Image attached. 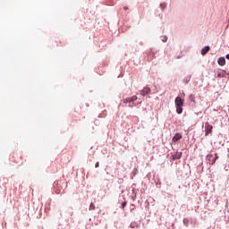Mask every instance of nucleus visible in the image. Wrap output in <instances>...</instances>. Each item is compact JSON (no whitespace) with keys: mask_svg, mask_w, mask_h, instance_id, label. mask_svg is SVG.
I'll use <instances>...</instances> for the list:
<instances>
[{"mask_svg":"<svg viewBox=\"0 0 229 229\" xmlns=\"http://www.w3.org/2000/svg\"><path fill=\"white\" fill-rule=\"evenodd\" d=\"M175 106L177 114H182L183 112V108H182V106H183V99H182V98L177 97L175 98Z\"/></svg>","mask_w":229,"mask_h":229,"instance_id":"obj_1","label":"nucleus"},{"mask_svg":"<svg viewBox=\"0 0 229 229\" xmlns=\"http://www.w3.org/2000/svg\"><path fill=\"white\" fill-rule=\"evenodd\" d=\"M227 60H229V54L226 55Z\"/></svg>","mask_w":229,"mask_h":229,"instance_id":"obj_18","label":"nucleus"},{"mask_svg":"<svg viewBox=\"0 0 229 229\" xmlns=\"http://www.w3.org/2000/svg\"><path fill=\"white\" fill-rule=\"evenodd\" d=\"M94 208H96V207L94 206V203H91L89 206V210H94Z\"/></svg>","mask_w":229,"mask_h":229,"instance_id":"obj_12","label":"nucleus"},{"mask_svg":"<svg viewBox=\"0 0 229 229\" xmlns=\"http://www.w3.org/2000/svg\"><path fill=\"white\" fill-rule=\"evenodd\" d=\"M167 41V38L164 39L163 42H166Z\"/></svg>","mask_w":229,"mask_h":229,"instance_id":"obj_19","label":"nucleus"},{"mask_svg":"<svg viewBox=\"0 0 229 229\" xmlns=\"http://www.w3.org/2000/svg\"><path fill=\"white\" fill-rule=\"evenodd\" d=\"M209 51H210V47L207 46V47H205L204 48L201 49V55H205Z\"/></svg>","mask_w":229,"mask_h":229,"instance_id":"obj_7","label":"nucleus"},{"mask_svg":"<svg viewBox=\"0 0 229 229\" xmlns=\"http://www.w3.org/2000/svg\"><path fill=\"white\" fill-rule=\"evenodd\" d=\"M124 207H126V201L122 203V208H124Z\"/></svg>","mask_w":229,"mask_h":229,"instance_id":"obj_14","label":"nucleus"},{"mask_svg":"<svg viewBox=\"0 0 229 229\" xmlns=\"http://www.w3.org/2000/svg\"><path fill=\"white\" fill-rule=\"evenodd\" d=\"M160 6H161L162 10H164V9H165L166 4H161Z\"/></svg>","mask_w":229,"mask_h":229,"instance_id":"obj_13","label":"nucleus"},{"mask_svg":"<svg viewBox=\"0 0 229 229\" xmlns=\"http://www.w3.org/2000/svg\"><path fill=\"white\" fill-rule=\"evenodd\" d=\"M184 225L187 224V219H183Z\"/></svg>","mask_w":229,"mask_h":229,"instance_id":"obj_16","label":"nucleus"},{"mask_svg":"<svg viewBox=\"0 0 229 229\" xmlns=\"http://www.w3.org/2000/svg\"><path fill=\"white\" fill-rule=\"evenodd\" d=\"M123 102L125 103V104L131 103V98H124L123 100Z\"/></svg>","mask_w":229,"mask_h":229,"instance_id":"obj_10","label":"nucleus"},{"mask_svg":"<svg viewBox=\"0 0 229 229\" xmlns=\"http://www.w3.org/2000/svg\"><path fill=\"white\" fill-rule=\"evenodd\" d=\"M95 167H99V162H97Z\"/></svg>","mask_w":229,"mask_h":229,"instance_id":"obj_15","label":"nucleus"},{"mask_svg":"<svg viewBox=\"0 0 229 229\" xmlns=\"http://www.w3.org/2000/svg\"><path fill=\"white\" fill-rule=\"evenodd\" d=\"M213 126L208 122L205 123L206 135L212 133Z\"/></svg>","mask_w":229,"mask_h":229,"instance_id":"obj_3","label":"nucleus"},{"mask_svg":"<svg viewBox=\"0 0 229 229\" xmlns=\"http://www.w3.org/2000/svg\"><path fill=\"white\" fill-rule=\"evenodd\" d=\"M208 160H209V164H210L211 165H214V164H216V160H217V155H215V156H213V155L208 156Z\"/></svg>","mask_w":229,"mask_h":229,"instance_id":"obj_4","label":"nucleus"},{"mask_svg":"<svg viewBox=\"0 0 229 229\" xmlns=\"http://www.w3.org/2000/svg\"><path fill=\"white\" fill-rule=\"evenodd\" d=\"M218 64L221 65V67H223V65H225L226 64V59H225V57H220L218 58Z\"/></svg>","mask_w":229,"mask_h":229,"instance_id":"obj_8","label":"nucleus"},{"mask_svg":"<svg viewBox=\"0 0 229 229\" xmlns=\"http://www.w3.org/2000/svg\"><path fill=\"white\" fill-rule=\"evenodd\" d=\"M182 139V134L180 132L175 133V135L173 138V142H178Z\"/></svg>","mask_w":229,"mask_h":229,"instance_id":"obj_6","label":"nucleus"},{"mask_svg":"<svg viewBox=\"0 0 229 229\" xmlns=\"http://www.w3.org/2000/svg\"><path fill=\"white\" fill-rule=\"evenodd\" d=\"M137 99H138L137 96H132V97L131 98V103H133V101H137Z\"/></svg>","mask_w":229,"mask_h":229,"instance_id":"obj_11","label":"nucleus"},{"mask_svg":"<svg viewBox=\"0 0 229 229\" xmlns=\"http://www.w3.org/2000/svg\"><path fill=\"white\" fill-rule=\"evenodd\" d=\"M150 93H151V89H149V88H144L140 91L141 96H148V94H150Z\"/></svg>","mask_w":229,"mask_h":229,"instance_id":"obj_5","label":"nucleus"},{"mask_svg":"<svg viewBox=\"0 0 229 229\" xmlns=\"http://www.w3.org/2000/svg\"><path fill=\"white\" fill-rule=\"evenodd\" d=\"M180 158H182V152H176V153L173 156V159H174V160H180Z\"/></svg>","mask_w":229,"mask_h":229,"instance_id":"obj_9","label":"nucleus"},{"mask_svg":"<svg viewBox=\"0 0 229 229\" xmlns=\"http://www.w3.org/2000/svg\"><path fill=\"white\" fill-rule=\"evenodd\" d=\"M123 10H128V6H124V7H123Z\"/></svg>","mask_w":229,"mask_h":229,"instance_id":"obj_17","label":"nucleus"},{"mask_svg":"<svg viewBox=\"0 0 229 229\" xmlns=\"http://www.w3.org/2000/svg\"><path fill=\"white\" fill-rule=\"evenodd\" d=\"M167 41V38L164 39L163 42H166Z\"/></svg>","mask_w":229,"mask_h":229,"instance_id":"obj_20","label":"nucleus"},{"mask_svg":"<svg viewBox=\"0 0 229 229\" xmlns=\"http://www.w3.org/2000/svg\"><path fill=\"white\" fill-rule=\"evenodd\" d=\"M13 158H14L15 164H18V165H22V164H24V159H22V156H19L15 154L13 156Z\"/></svg>","mask_w":229,"mask_h":229,"instance_id":"obj_2","label":"nucleus"}]
</instances>
